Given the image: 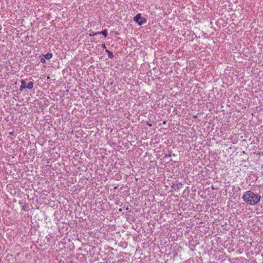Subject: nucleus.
I'll return each instance as SVG.
<instances>
[{"label":"nucleus","instance_id":"nucleus-1","mask_svg":"<svg viewBox=\"0 0 263 263\" xmlns=\"http://www.w3.org/2000/svg\"><path fill=\"white\" fill-rule=\"evenodd\" d=\"M242 198L247 204L255 205L260 201L261 196L259 194L254 193L253 191L249 190L244 193Z\"/></svg>","mask_w":263,"mask_h":263},{"label":"nucleus","instance_id":"nucleus-2","mask_svg":"<svg viewBox=\"0 0 263 263\" xmlns=\"http://www.w3.org/2000/svg\"><path fill=\"white\" fill-rule=\"evenodd\" d=\"M134 21L139 26H141L146 23V19L141 16V13H138L134 17Z\"/></svg>","mask_w":263,"mask_h":263},{"label":"nucleus","instance_id":"nucleus-3","mask_svg":"<svg viewBox=\"0 0 263 263\" xmlns=\"http://www.w3.org/2000/svg\"><path fill=\"white\" fill-rule=\"evenodd\" d=\"M183 186V184L181 183H173L171 187L172 189L175 191H179Z\"/></svg>","mask_w":263,"mask_h":263},{"label":"nucleus","instance_id":"nucleus-4","mask_svg":"<svg viewBox=\"0 0 263 263\" xmlns=\"http://www.w3.org/2000/svg\"><path fill=\"white\" fill-rule=\"evenodd\" d=\"M42 57H43L46 60H49L52 57V53L50 52H48L45 54H42Z\"/></svg>","mask_w":263,"mask_h":263},{"label":"nucleus","instance_id":"nucleus-5","mask_svg":"<svg viewBox=\"0 0 263 263\" xmlns=\"http://www.w3.org/2000/svg\"><path fill=\"white\" fill-rule=\"evenodd\" d=\"M98 34H102L105 37H106L108 35V32L107 29H104L101 31L97 32Z\"/></svg>","mask_w":263,"mask_h":263},{"label":"nucleus","instance_id":"nucleus-6","mask_svg":"<svg viewBox=\"0 0 263 263\" xmlns=\"http://www.w3.org/2000/svg\"><path fill=\"white\" fill-rule=\"evenodd\" d=\"M33 87V83L32 81H29L26 85V88L29 89H32Z\"/></svg>","mask_w":263,"mask_h":263},{"label":"nucleus","instance_id":"nucleus-7","mask_svg":"<svg viewBox=\"0 0 263 263\" xmlns=\"http://www.w3.org/2000/svg\"><path fill=\"white\" fill-rule=\"evenodd\" d=\"M105 51L107 53L108 57L109 59H112L114 58V54L112 52L110 51L108 49H106Z\"/></svg>","mask_w":263,"mask_h":263},{"label":"nucleus","instance_id":"nucleus-8","mask_svg":"<svg viewBox=\"0 0 263 263\" xmlns=\"http://www.w3.org/2000/svg\"><path fill=\"white\" fill-rule=\"evenodd\" d=\"M41 62L42 63H46V59L42 57V55L40 56Z\"/></svg>","mask_w":263,"mask_h":263},{"label":"nucleus","instance_id":"nucleus-9","mask_svg":"<svg viewBox=\"0 0 263 263\" xmlns=\"http://www.w3.org/2000/svg\"><path fill=\"white\" fill-rule=\"evenodd\" d=\"M21 85L24 86V87H26V82L25 80L22 79L21 80Z\"/></svg>","mask_w":263,"mask_h":263},{"label":"nucleus","instance_id":"nucleus-10","mask_svg":"<svg viewBox=\"0 0 263 263\" xmlns=\"http://www.w3.org/2000/svg\"><path fill=\"white\" fill-rule=\"evenodd\" d=\"M98 34V33H97V32H91V33H89V36H94L97 35Z\"/></svg>","mask_w":263,"mask_h":263},{"label":"nucleus","instance_id":"nucleus-11","mask_svg":"<svg viewBox=\"0 0 263 263\" xmlns=\"http://www.w3.org/2000/svg\"><path fill=\"white\" fill-rule=\"evenodd\" d=\"M171 157V154H165L164 156V158H170Z\"/></svg>","mask_w":263,"mask_h":263},{"label":"nucleus","instance_id":"nucleus-12","mask_svg":"<svg viewBox=\"0 0 263 263\" xmlns=\"http://www.w3.org/2000/svg\"><path fill=\"white\" fill-rule=\"evenodd\" d=\"M25 88H26V87H24V86L21 85V86L20 87V90L21 91H22Z\"/></svg>","mask_w":263,"mask_h":263},{"label":"nucleus","instance_id":"nucleus-13","mask_svg":"<svg viewBox=\"0 0 263 263\" xmlns=\"http://www.w3.org/2000/svg\"><path fill=\"white\" fill-rule=\"evenodd\" d=\"M102 47L103 48H106V45L105 44H102Z\"/></svg>","mask_w":263,"mask_h":263},{"label":"nucleus","instance_id":"nucleus-14","mask_svg":"<svg viewBox=\"0 0 263 263\" xmlns=\"http://www.w3.org/2000/svg\"><path fill=\"white\" fill-rule=\"evenodd\" d=\"M22 210H24V211H27L25 208V205H23L22 207Z\"/></svg>","mask_w":263,"mask_h":263},{"label":"nucleus","instance_id":"nucleus-15","mask_svg":"<svg viewBox=\"0 0 263 263\" xmlns=\"http://www.w3.org/2000/svg\"><path fill=\"white\" fill-rule=\"evenodd\" d=\"M147 125H148L150 127H151L152 126V124L148 123V122H147Z\"/></svg>","mask_w":263,"mask_h":263},{"label":"nucleus","instance_id":"nucleus-16","mask_svg":"<svg viewBox=\"0 0 263 263\" xmlns=\"http://www.w3.org/2000/svg\"><path fill=\"white\" fill-rule=\"evenodd\" d=\"M32 151V152L34 154L35 153V149L34 148H33V149H31Z\"/></svg>","mask_w":263,"mask_h":263},{"label":"nucleus","instance_id":"nucleus-17","mask_svg":"<svg viewBox=\"0 0 263 263\" xmlns=\"http://www.w3.org/2000/svg\"><path fill=\"white\" fill-rule=\"evenodd\" d=\"M166 121H164L163 122V124H166Z\"/></svg>","mask_w":263,"mask_h":263},{"label":"nucleus","instance_id":"nucleus-18","mask_svg":"<svg viewBox=\"0 0 263 263\" xmlns=\"http://www.w3.org/2000/svg\"><path fill=\"white\" fill-rule=\"evenodd\" d=\"M237 189H238V191L240 190V188L239 186L237 187Z\"/></svg>","mask_w":263,"mask_h":263},{"label":"nucleus","instance_id":"nucleus-19","mask_svg":"<svg viewBox=\"0 0 263 263\" xmlns=\"http://www.w3.org/2000/svg\"><path fill=\"white\" fill-rule=\"evenodd\" d=\"M126 210H129V208H128V206H127V207L126 208Z\"/></svg>","mask_w":263,"mask_h":263},{"label":"nucleus","instance_id":"nucleus-20","mask_svg":"<svg viewBox=\"0 0 263 263\" xmlns=\"http://www.w3.org/2000/svg\"><path fill=\"white\" fill-rule=\"evenodd\" d=\"M117 188V186H116V187H114V189H116Z\"/></svg>","mask_w":263,"mask_h":263},{"label":"nucleus","instance_id":"nucleus-21","mask_svg":"<svg viewBox=\"0 0 263 263\" xmlns=\"http://www.w3.org/2000/svg\"><path fill=\"white\" fill-rule=\"evenodd\" d=\"M121 210H122L121 209H119V211H121Z\"/></svg>","mask_w":263,"mask_h":263}]
</instances>
